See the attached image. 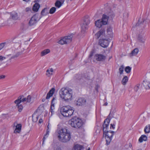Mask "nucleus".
I'll return each mask as SVG.
<instances>
[{
	"label": "nucleus",
	"mask_w": 150,
	"mask_h": 150,
	"mask_svg": "<svg viewBox=\"0 0 150 150\" xmlns=\"http://www.w3.org/2000/svg\"><path fill=\"white\" fill-rule=\"evenodd\" d=\"M58 137L59 140L63 142H67L71 139L69 131L66 128H62L57 131Z\"/></svg>",
	"instance_id": "f257e3e1"
},
{
	"label": "nucleus",
	"mask_w": 150,
	"mask_h": 150,
	"mask_svg": "<svg viewBox=\"0 0 150 150\" xmlns=\"http://www.w3.org/2000/svg\"><path fill=\"white\" fill-rule=\"evenodd\" d=\"M73 92L70 88H62L59 92L61 98L66 102H69L72 99Z\"/></svg>",
	"instance_id": "f03ea898"
},
{
	"label": "nucleus",
	"mask_w": 150,
	"mask_h": 150,
	"mask_svg": "<svg viewBox=\"0 0 150 150\" xmlns=\"http://www.w3.org/2000/svg\"><path fill=\"white\" fill-rule=\"evenodd\" d=\"M74 112L73 108L69 105L64 106L60 109L61 114L64 117L71 116L73 115Z\"/></svg>",
	"instance_id": "7ed1b4c3"
},
{
	"label": "nucleus",
	"mask_w": 150,
	"mask_h": 150,
	"mask_svg": "<svg viewBox=\"0 0 150 150\" xmlns=\"http://www.w3.org/2000/svg\"><path fill=\"white\" fill-rule=\"evenodd\" d=\"M92 103L91 101L89 98H81L78 99L75 104L78 106H88L90 105Z\"/></svg>",
	"instance_id": "20e7f679"
},
{
	"label": "nucleus",
	"mask_w": 150,
	"mask_h": 150,
	"mask_svg": "<svg viewBox=\"0 0 150 150\" xmlns=\"http://www.w3.org/2000/svg\"><path fill=\"white\" fill-rule=\"evenodd\" d=\"M108 17L105 14L103 15L101 19L98 20L95 22L96 26L98 28H100L102 25H105L107 24Z\"/></svg>",
	"instance_id": "39448f33"
},
{
	"label": "nucleus",
	"mask_w": 150,
	"mask_h": 150,
	"mask_svg": "<svg viewBox=\"0 0 150 150\" xmlns=\"http://www.w3.org/2000/svg\"><path fill=\"white\" fill-rule=\"evenodd\" d=\"M31 96L30 95H28L27 98H25L23 96H20L18 97V99L14 101V103L16 104L21 102L30 103L31 101Z\"/></svg>",
	"instance_id": "423d86ee"
},
{
	"label": "nucleus",
	"mask_w": 150,
	"mask_h": 150,
	"mask_svg": "<svg viewBox=\"0 0 150 150\" xmlns=\"http://www.w3.org/2000/svg\"><path fill=\"white\" fill-rule=\"evenodd\" d=\"M114 132H115L113 131L108 130L106 132H103V134L105 135L106 141L107 145L109 144L110 143Z\"/></svg>",
	"instance_id": "0eeeda50"
},
{
	"label": "nucleus",
	"mask_w": 150,
	"mask_h": 150,
	"mask_svg": "<svg viewBox=\"0 0 150 150\" xmlns=\"http://www.w3.org/2000/svg\"><path fill=\"white\" fill-rule=\"evenodd\" d=\"M72 37L73 35H72L70 36L64 37L61 39L58 43L61 45L69 43L71 42Z\"/></svg>",
	"instance_id": "6e6552de"
},
{
	"label": "nucleus",
	"mask_w": 150,
	"mask_h": 150,
	"mask_svg": "<svg viewBox=\"0 0 150 150\" xmlns=\"http://www.w3.org/2000/svg\"><path fill=\"white\" fill-rule=\"evenodd\" d=\"M90 23V20L88 17L85 18L81 24V32H84L88 29V25Z\"/></svg>",
	"instance_id": "1a4fd4ad"
},
{
	"label": "nucleus",
	"mask_w": 150,
	"mask_h": 150,
	"mask_svg": "<svg viewBox=\"0 0 150 150\" xmlns=\"http://www.w3.org/2000/svg\"><path fill=\"white\" fill-rule=\"evenodd\" d=\"M99 44L102 47L106 48L109 45V41L107 39H100L99 40Z\"/></svg>",
	"instance_id": "9d476101"
},
{
	"label": "nucleus",
	"mask_w": 150,
	"mask_h": 150,
	"mask_svg": "<svg viewBox=\"0 0 150 150\" xmlns=\"http://www.w3.org/2000/svg\"><path fill=\"white\" fill-rule=\"evenodd\" d=\"M38 19V15L35 14L32 16L29 22V25L31 26L35 25L37 22Z\"/></svg>",
	"instance_id": "9b49d317"
},
{
	"label": "nucleus",
	"mask_w": 150,
	"mask_h": 150,
	"mask_svg": "<svg viewBox=\"0 0 150 150\" xmlns=\"http://www.w3.org/2000/svg\"><path fill=\"white\" fill-rule=\"evenodd\" d=\"M105 15L107 16L108 17V19L109 18L112 19L115 16V14L113 11L111 10V9L108 7L107 11L106 12Z\"/></svg>",
	"instance_id": "f8f14e48"
},
{
	"label": "nucleus",
	"mask_w": 150,
	"mask_h": 150,
	"mask_svg": "<svg viewBox=\"0 0 150 150\" xmlns=\"http://www.w3.org/2000/svg\"><path fill=\"white\" fill-rule=\"evenodd\" d=\"M105 35V30L104 29H101L95 34V37L97 39H98L99 37H102Z\"/></svg>",
	"instance_id": "ddd939ff"
},
{
	"label": "nucleus",
	"mask_w": 150,
	"mask_h": 150,
	"mask_svg": "<svg viewBox=\"0 0 150 150\" xmlns=\"http://www.w3.org/2000/svg\"><path fill=\"white\" fill-rule=\"evenodd\" d=\"M109 120L106 119L104 122V123L103 125V132H106L108 131V129L109 125Z\"/></svg>",
	"instance_id": "4468645a"
},
{
	"label": "nucleus",
	"mask_w": 150,
	"mask_h": 150,
	"mask_svg": "<svg viewBox=\"0 0 150 150\" xmlns=\"http://www.w3.org/2000/svg\"><path fill=\"white\" fill-rule=\"evenodd\" d=\"M95 59L98 61H103L106 59V57L101 54H97L95 56Z\"/></svg>",
	"instance_id": "2eb2a0df"
},
{
	"label": "nucleus",
	"mask_w": 150,
	"mask_h": 150,
	"mask_svg": "<svg viewBox=\"0 0 150 150\" xmlns=\"http://www.w3.org/2000/svg\"><path fill=\"white\" fill-rule=\"evenodd\" d=\"M76 124H75L74 127L77 128L81 127L83 125V122H82V120L76 117Z\"/></svg>",
	"instance_id": "dca6fc26"
},
{
	"label": "nucleus",
	"mask_w": 150,
	"mask_h": 150,
	"mask_svg": "<svg viewBox=\"0 0 150 150\" xmlns=\"http://www.w3.org/2000/svg\"><path fill=\"white\" fill-rule=\"evenodd\" d=\"M56 100L55 98L53 97L52 100L51 102V105L50 108V111L51 113V115L54 114V101Z\"/></svg>",
	"instance_id": "f3484780"
},
{
	"label": "nucleus",
	"mask_w": 150,
	"mask_h": 150,
	"mask_svg": "<svg viewBox=\"0 0 150 150\" xmlns=\"http://www.w3.org/2000/svg\"><path fill=\"white\" fill-rule=\"evenodd\" d=\"M138 41L140 43H144L145 41V39L144 34L139 35L137 38Z\"/></svg>",
	"instance_id": "a211bd4d"
},
{
	"label": "nucleus",
	"mask_w": 150,
	"mask_h": 150,
	"mask_svg": "<svg viewBox=\"0 0 150 150\" xmlns=\"http://www.w3.org/2000/svg\"><path fill=\"white\" fill-rule=\"evenodd\" d=\"M142 84L146 89H150V82L149 81L144 80L143 81Z\"/></svg>",
	"instance_id": "6ab92c4d"
},
{
	"label": "nucleus",
	"mask_w": 150,
	"mask_h": 150,
	"mask_svg": "<svg viewBox=\"0 0 150 150\" xmlns=\"http://www.w3.org/2000/svg\"><path fill=\"white\" fill-rule=\"evenodd\" d=\"M76 122V117H74L69 121V124L72 127H74Z\"/></svg>",
	"instance_id": "aec40b11"
},
{
	"label": "nucleus",
	"mask_w": 150,
	"mask_h": 150,
	"mask_svg": "<svg viewBox=\"0 0 150 150\" xmlns=\"http://www.w3.org/2000/svg\"><path fill=\"white\" fill-rule=\"evenodd\" d=\"M64 0H57L55 3V5L56 7L59 8L64 4Z\"/></svg>",
	"instance_id": "412c9836"
},
{
	"label": "nucleus",
	"mask_w": 150,
	"mask_h": 150,
	"mask_svg": "<svg viewBox=\"0 0 150 150\" xmlns=\"http://www.w3.org/2000/svg\"><path fill=\"white\" fill-rule=\"evenodd\" d=\"M54 88H52L47 93L46 96V99H48L50 97H52L54 93Z\"/></svg>",
	"instance_id": "4be33fe9"
},
{
	"label": "nucleus",
	"mask_w": 150,
	"mask_h": 150,
	"mask_svg": "<svg viewBox=\"0 0 150 150\" xmlns=\"http://www.w3.org/2000/svg\"><path fill=\"white\" fill-rule=\"evenodd\" d=\"M53 72L54 70L53 69H49L47 70L46 74L48 77H50L53 74Z\"/></svg>",
	"instance_id": "5701e85b"
},
{
	"label": "nucleus",
	"mask_w": 150,
	"mask_h": 150,
	"mask_svg": "<svg viewBox=\"0 0 150 150\" xmlns=\"http://www.w3.org/2000/svg\"><path fill=\"white\" fill-rule=\"evenodd\" d=\"M139 51V49L137 48H135L129 54V56L130 57H132L133 56L136 55L138 54Z\"/></svg>",
	"instance_id": "b1692460"
},
{
	"label": "nucleus",
	"mask_w": 150,
	"mask_h": 150,
	"mask_svg": "<svg viewBox=\"0 0 150 150\" xmlns=\"http://www.w3.org/2000/svg\"><path fill=\"white\" fill-rule=\"evenodd\" d=\"M107 32L109 36L112 38L113 36V33L112 32V29L111 27H108L107 29Z\"/></svg>",
	"instance_id": "393cba45"
},
{
	"label": "nucleus",
	"mask_w": 150,
	"mask_h": 150,
	"mask_svg": "<svg viewBox=\"0 0 150 150\" xmlns=\"http://www.w3.org/2000/svg\"><path fill=\"white\" fill-rule=\"evenodd\" d=\"M147 137L145 135H142L139 138V141L140 143L142 142L143 141H146L147 140Z\"/></svg>",
	"instance_id": "a878e982"
},
{
	"label": "nucleus",
	"mask_w": 150,
	"mask_h": 150,
	"mask_svg": "<svg viewBox=\"0 0 150 150\" xmlns=\"http://www.w3.org/2000/svg\"><path fill=\"white\" fill-rule=\"evenodd\" d=\"M49 13V8H45L41 11V14L42 16H46Z\"/></svg>",
	"instance_id": "bb28decb"
},
{
	"label": "nucleus",
	"mask_w": 150,
	"mask_h": 150,
	"mask_svg": "<svg viewBox=\"0 0 150 150\" xmlns=\"http://www.w3.org/2000/svg\"><path fill=\"white\" fill-rule=\"evenodd\" d=\"M21 124H18L16 127V129L14 131V133H19L21 130Z\"/></svg>",
	"instance_id": "cd10ccee"
},
{
	"label": "nucleus",
	"mask_w": 150,
	"mask_h": 150,
	"mask_svg": "<svg viewBox=\"0 0 150 150\" xmlns=\"http://www.w3.org/2000/svg\"><path fill=\"white\" fill-rule=\"evenodd\" d=\"M11 17L14 20H16L18 18L17 13L15 12L12 13L11 14Z\"/></svg>",
	"instance_id": "c85d7f7f"
},
{
	"label": "nucleus",
	"mask_w": 150,
	"mask_h": 150,
	"mask_svg": "<svg viewBox=\"0 0 150 150\" xmlns=\"http://www.w3.org/2000/svg\"><path fill=\"white\" fill-rule=\"evenodd\" d=\"M40 7V5L38 3H35L33 6V10L35 12L38 11Z\"/></svg>",
	"instance_id": "c756f323"
},
{
	"label": "nucleus",
	"mask_w": 150,
	"mask_h": 150,
	"mask_svg": "<svg viewBox=\"0 0 150 150\" xmlns=\"http://www.w3.org/2000/svg\"><path fill=\"white\" fill-rule=\"evenodd\" d=\"M36 113L37 112H35L32 115L33 121L34 122H35L37 121L38 117V115H36Z\"/></svg>",
	"instance_id": "7c9ffc66"
},
{
	"label": "nucleus",
	"mask_w": 150,
	"mask_h": 150,
	"mask_svg": "<svg viewBox=\"0 0 150 150\" xmlns=\"http://www.w3.org/2000/svg\"><path fill=\"white\" fill-rule=\"evenodd\" d=\"M144 132L146 134L149 133L150 132V125H146L144 129Z\"/></svg>",
	"instance_id": "2f4dec72"
},
{
	"label": "nucleus",
	"mask_w": 150,
	"mask_h": 150,
	"mask_svg": "<svg viewBox=\"0 0 150 150\" xmlns=\"http://www.w3.org/2000/svg\"><path fill=\"white\" fill-rule=\"evenodd\" d=\"M83 148V146L79 144H76L74 146L75 150H81Z\"/></svg>",
	"instance_id": "473e14b6"
},
{
	"label": "nucleus",
	"mask_w": 150,
	"mask_h": 150,
	"mask_svg": "<svg viewBox=\"0 0 150 150\" xmlns=\"http://www.w3.org/2000/svg\"><path fill=\"white\" fill-rule=\"evenodd\" d=\"M128 81V78L127 76H124L122 79V83L123 85H125L126 84Z\"/></svg>",
	"instance_id": "72a5a7b5"
},
{
	"label": "nucleus",
	"mask_w": 150,
	"mask_h": 150,
	"mask_svg": "<svg viewBox=\"0 0 150 150\" xmlns=\"http://www.w3.org/2000/svg\"><path fill=\"white\" fill-rule=\"evenodd\" d=\"M50 50L49 49H46L44 50L41 52V56H43L47 54L50 52Z\"/></svg>",
	"instance_id": "f704fd0d"
},
{
	"label": "nucleus",
	"mask_w": 150,
	"mask_h": 150,
	"mask_svg": "<svg viewBox=\"0 0 150 150\" xmlns=\"http://www.w3.org/2000/svg\"><path fill=\"white\" fill-rule=\"evenodd\" d=\"M50 132V131L48 130H47L46 132V134L44 136L43 139V143L42 144L43 145L45 140L46 139V138L45 137V136H46V137H47L48 135H49V133Z\"/></svg>",
	"instance_id": "c9c22d12"
},
{
	"label": "nucleus",
	"mask_w": 150,
	"mask_h": 150,
	"mask_svg": "<svg viewBox=\"0 0 150 150\" xmlns=\"http://www.w3.org/2000/svg\"><path fill=\"white\" fill-rule=\"evenodd\" d=\"M124 68L125 67L123 65H121L119 68V72L120 74H122L123 73Z\"/></svg>",
	"instance_id": "e433bc0d"
},
{
	"label": "nucleus",
	"mask_w": 150,
	"mask_h": 150,
	"mask_svg": "<svg viewBox=\"0 0 150 150\" xmlns=\"http://www.w3.org/2000/svg\"><path fill=\"white\" fill-rule=\"evenodd\" d=\"M131 68L129 66L126 67L125 69V71L127 73H129L131 72Z\"/></svg>",
	"instance_id": "4c0bfd02"
},
{
	"label": "nucleus",
	"mask_w": 150,
	"mask_h": 150,
	"mask_svg": "<svg viewBox=\"0 0 150 150\" xmlns=\"http://www.w3.org/2000/svg\"><path fill=\"white\" fill-rule=\"evenodd\" d=\"M128 16V13L127 11H125L123 13V18L124 19H127Z\"/></svg>",
	"instance_id": "58836bf2"
},
{
	"label": "nucleus",
	"mask_w": 150,
	"mask_h": 150,
	"mask_svg": "<svg viewBox=\"0 0 150 150\" xmlns=\"http://www.w3.org/2000/svg\"><path fill=\"white\" fill-rule=\"evenodd\" d=\"M20 103L16 104V106L18 107V111L21 112L23 109V107L21 105H20Z\"/></svg>",
	"instance_id": "ea45409f"
},
{
	"label": "nucleus",
	"mask_w": 150,
	"mask_h": 150,
	"mask_svg": "<svg viewBox=\"0 0 150 150\" xmlns=\"http://www.w3.org/2000/svg\"><path fill=\"white\" fill-rule=\"evenodd\" d=\"M56 8L54 7H52L51 8L50 10L49 13L50 14H53L55 11Z\"/></svg>",
	"instance_id": "a19ab883"
},
{
	"label": "nucleus",
	"mask_w": 150,
	"mask_h": 150,
	"mask_svg": "<svg viewBox=\"0 0 150 150\" xmlns=\"http://www.w3.org/2000/svg\"><path fill=\"white\" fill-rule=\"evenodd\" d=\"M140 84H137L134 87V90L137 91L139 88Z\"/></svg>",
	"instance_id": "79ce46f5"
},
{
	"label": "nucleus",
	"mask_w": 150,
	"mask_h": 150,
	"mask_svg": "<svg viewBox=\"0 0 150 150\" xmlns=\"http://www.w3.org/2000/svg\"><path fill=\"white\" fill-rule=\"evenodd\" d=\"M21 53L20 52H18L16 54L13 55L11 57V59L14 58L15 57H18L21 54Z\"/></svg>",
	"instance_id": "37998d69"
},
{
	"label": "nucleus",
	"mask_w": 150,
	"mask_h": 150,
	"mask_svg": "<svg viewBox=\"0 0 150 150\" xmlns=\"http://www.w3.org/2000/svg\"><path fill=\"white\" fill-rule=\"evenodd\" d=\"M4 43H2L0 44V50H1L4 47Z\"/></svg>",
	"instance_id": "c03bdc74"
},
{
	"label": "nucleus",
	"mask_w": 150,
	"mask_h": 150,
	"mask_svg": "<svg viewBox=\"0 0 150 150\" xmlns=\"http://www.w3.org/2000/svg\"><path fill=\"white\" fill-rule=\"evenodd\" d=\"M5 59V57H3L1 56H0V62H1L3 60Z\"/></svg>",
	"instance_id": "a18cd8bd"
},
{
	"label": "nucleus",
	"mask_w": 150,
	"mask_h": 150,
	"mask_svg": "<svg viewBox=\"0 0 150 150\" xmlns=\"http://www.w3.org/2000/svg\"><path fill=\"white\" fill-rule=\"evenodd\" d=\"M115 125L114 124L113 125L112 124H111L110 128V129H114L115 128Z\"/></svg>",
	"instance_id": "49530a36"
},
{
	"label": "nucleus",
	"mask_w": 150,
	"mask_h": 150,
	"mask_svg": "<svg viewBox=\"0 0 150 150\" xmlns=\"http://www.w3.org/2000/svg\"><path fill=\"white\" fill-rule=\"evenodd\" d=\"M5 77V76L4 75L0 76V79H3Z\"/></svg>",
	"instance_id": "de8ad7c7"
},
{
	"label": "nucleus",
	"mask_w": 150,
	"mask_h": 150,
	"mask_svg": "<svg viewBox=\"0 0 150 150\" xmlns=\"http://www.w3.org/2000/svg\"><path fill=\"white\" fill-rule=\"evenodd\" d=\"M55 150H62V149L59 147L58 146L55 149Z\"/></svg>",
	"instance_id": "09e8293b"
},
{
	"label": "nucleus",
	"mask_w": 150,
	"mask_h": 150,
	"mask_svg": "<svg viewBox=\"0 0 150 150\" xmlns=\"http://www.w3.org/2000/svg\"><path fill=\"white\" fill-rule=\"evenodd\" d=\"M50 123H49L48 125L47 126V130H49V128H50Z\"/></svg>",
	"instance_id": "8fccbe9b"
},
{
	"label": "nucleus",
	"mask_w": 150,
	"mask_h": 150,
	"mask_svg": "<svg viewBox=\"0 0 150 150\" xmlns=\"http://www.w3.org/2000/svg\"><path fill=\"white\" fill-rule=\"evenodd\" d=\"M42 122H43L42 119H40L39 120V122L40 123H42Z\"/></svg>",
	"instance_id": "3c124183"
},
{
	"label": "nucleus",
	"mask_w": 150,
	"mask_h": 150,
	"mask_svg": "<svg viewBox=\"0 0 150 150\" xmlns=\"http://www.w3.org/2000/svg\"><path fill=\"white\" fill-rule=\"evenodd\" d=\"M30 10V9L29 8H27L25 9L26 11H28Z\"/></svg>",
	"instance_id": "603ef678"
},
{
	"label": "nucleus",
	"mask_w": 150,
	"mask_h": 150,
	"mask_svg": "<svg viewBox=\"0 0 150 150\" xmlns=\"http://www.w3.org/2000/svg\"><path fill=\"white\" fill-rule=\"evenodd\" d=\"M18 124H17V122H15L14 124V125L16 127V126H17V125H18Z\"/></svg>",
	"instance_id": "864d4df0"
},
{
	"label": "nucleus",
	"mask_w": 150,
	"mask_h": 150,
	"mask_svg": "<svg viewBox=\"0 0 150 150\" xmlns=\"http://www.w3.org/2000/svg\"><path fill=\"white\" fill-rule=\"evenodd\" d=\"M107 105L108 103L107 102H106L104 104V105L106 106Z\"/></svg>",
	"instance_id": "5fc2aeb1"
},
{
	"label": "nucleus",
	"mask_w": 150,
	"mask_h": 150,
	"mask_svg": "<svg viewBox=\"0 0 150 150\" xmlns=\"http://www.w3.org/2000/svg\"><path fill=\"white\" fill-rule=\"evenodd\" d=\"M24 1H25V2H28L30 0H23Z\"/></svg>",
	"instance_id": "6e6d98bb"
},
{
	"label": "nucleus",
	"mask_w": 150,
	"mask_h": 150,
	"mask_svg": "<svg viewBox=\"0 0 150 150\" xmlns=\"http://www.w3.org/2000/svg\"><path fill=\"white\" fill-rule=\"evenodd\" d=\"M98 88V86H96V91H97Z\"/></svg>",
	"instance_id": "4d7b16f0"
},
{
	"label": "nucleus",
	"mask_w": 150,
	"mask_h": 150,
	"mask_svg": "<svg viewBox=\"0 0 150 150\" xmlns=\"http://www.w3.org/2000/svg\"><path fill=\"white\" fill-rule=\"evenodd\" d=\"M87 150H90V148L89 147Z\"/></svg>",
	"instance_id": "13d9d810"
},
{
	"label": "nucleus",
	"mask_w": 150,
	"mask_h": 150,
	"mask_svg": "<svg viewBox=\"0 0 150 150\" xmlns=\"http://www.w3.org/2000/svg\"><path fill=\"white\" fill-rule=\"evenodd\" d=\"M144 19H143V22H144Z\"/></svg>",
	"instance_id": "bf43d9fd"
},
{
	"label": "nucleus",
	"mask_w": 150,
	"mask_h": 150,
	"mask_svg": "<svg viewBox=\"0 0 150 150\" xmlns=\"http://www.w3.org/2000/svg\"><path fill=\"white\" fill-rule=\"evenodd\" d=\"M137 150H142L141 149H137Z\"/></svg>",
	"instance_id": "052dcab7"
}]
</instances>
